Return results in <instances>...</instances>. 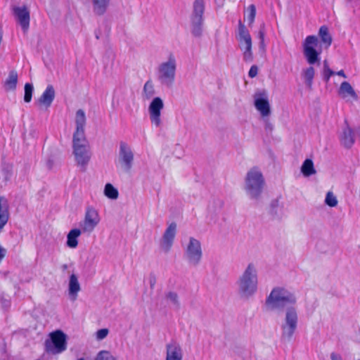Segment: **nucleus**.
<instances>
[{"instance_id": "nucleus-18", "label": "nucleus", "mask_w": 360, "mask_h": 360, "mask_svg": "<svg viewBox=\"0 0 360 360\" xmlns=\"http://www.w3.org/2000/svg\"><path fill=\"white\" fill-rule=\"evenodd\" d=\"M182 352L180 346L176 343L167 345L166 360H181Z\"/></svg>"}, {"instance_id": "nucleus-41", "label": "nucleus", "mask_w": 360, "mask_h": 360, "mask_svg": "<svg viewBox=\"0 0 360 360\" xmlns=\"http://www.w3.org/2000/svg\"><path fill=\"white\" fill-rule=\"evenodd\" d=\"M335 74L338 75V76H340V77H343V78H346L347 77V76L345 74V72H344L343 70H339L338 72H335Z\"/></svg>"}, {"instance_id": "nucleus-19", "label": "nucleus", "mask_w": 360, "mask_h": 360, "mask_svg": "<svg viewBox=\"0 0 360 360\" xmlns=\"http://www.w3.org/2000/svg\"><path fill=\"white\" fill-rule=\"evenodd\" d=\"M55 98V91L52 85H48L39 99L40 105L49 107Z\"/></svg>"}, {"instance_id": "nucleus-13", "label": "nucleus", "mask_w": 360, "mask_h": 360, "mask_svg": "<svg viewBox=\"0 0 360 360\" xmlns=\"http://www.w3.org/2000/svg\"><path fill=\"white\" fill-rule=\"evenodd\" d=\"M163 107V102L160 97L153 98L149 105L150 118L152 124H154L156 127L160 124V115Z\"/></svg>"}, {"instance_id": "nucleus-24", "label": "nucleus", "mask_w": 360, "mask_h": 360, "mask_svg": "<svg viewBox=\"0 0 360 360\" xmlns=\"http://www.w3.org/2000/svg\"><path fill=\"white\" fill-rule=\"evenodd\" d=\"M18 83V73L15 70L10 71L8 78L4 82V87L6 91H14Z\"/></svg>"}, {"instance_id": "nucleus-5", "label": "nucleus", "mask_w": 360, "mask_h": 360, "mask_svg": "<svg viewBox=\"0 0 360 360\" xmlns=\"http://www.w3.org/2000/svg\"><path fill=\"white\" fill-rule=\"evenodd\" d=\"M319 44V39L316 35L307 36L303 42L304 55L310 65H314L319 60V55L321 51H318L315 48Z\"/></svg>"}, {"instance_id": "nucleus-40", "label": "nucleus", "mask_w": 360, "mask_h": 360, "mask_svg": "<svg viewBox=\"0 0 360 360\" xmlns=\"http://www.w3.org/2000/svg\"><path fill=\"white\" fill-rule=\"evenodd\" d=\"M6 249H4L0 246V260H1L6 256Z\"/></svg>"}, {"instance_id": "nucleus-4", "label": "nucleus", "mask_w": 360, "mask_h": 360, "mask_svg": "<svg viewBox=\"0 0 360 360\" xmlns=\"http://www.w3.org/2000/svg\"><path fill=\"white\" fill-rule=\"evenodd\" d=\"M257 278L256 271L250 264L240 278V290L246 295L252 294L257 290Z\"/></svg>"}, {"instance_id": "nucleus-45", "label": "nucleus", "mask_w": 360, "mask_h": 360, "mask_svg": "<svg viewBox=\"0 0 360 360\" xmlns=\"http://www.w3.org/2000/svg\"><path fill=\"white\" fill-rule=\"evenodd\" d=\"M77 360H84V359L83 358H80V359H79Z\"/></svg>"}, {"instance_id": "nucleus-11", "label": "nucleus", "mask_w": 360, "mask_h": 360, "mask_svg": "<svg viewBox=\"0 0 360 360\" xmlns=\"http://www.w3.org/2000/svg\"><path fill=\"white\" fill-rule=\"evenodd\" d=\"M186 255L191 263L196 264L199 262L202 257V250L200 243L198 240L193 238H190L186 249Z\"/></svg>"}, {"instance_id": "nucleus-15", "label": "nucleus", "mask_w": 360, "mask_h": 360, "mask_svg": "<svg viewBox=\"0 0 360 360\" xmlns=\"http://www.w3.org/2000/svg\"><path fill=\"white\" fill-rule=\"evenodd\" d=\"M340 141L341 145L346 148H352L355 142L353 130L347 124L340 136Z\"/></svg>"}, {"instance_id": "nucleus-14", "label": "nucleus", "mask_w": 360, "mask_h": 360, "mask_svg": "<svg viewBox=\"0 0 360 360\" xmlns=\"http://www.w3.org/2000/svg\"><path fill=\"white\" fill-rule=\"evenodd\" d=\"M13 11L23 31L27 32L29 29L30 21V14L28 8L26 6L22 7L16 6L13 8Z\"/></svg>"}, {"instance_id": "nucleus-36", "label": "nucleus", "mask_w": 360, "mask_h": 360, "mask_svg": "<svg viewBox=\"0 0 360 360\" xmlns=\"http://www.w3.org/2000/svg\"><path fill=\"white\" fill-rule=\"evenodd\" d=\"M264 37H265V26L264 25H262L259 30L258 32V38L260 40V46H264Z\"/></svg>"}, {"instance_id": "nucleus-28", "label": "nucleus", "mask_w": 360, "mask_h": 360, "mask_svg": "<svg viewBox=\"0 0 360 360\" xmlns=\"http://www.w3.org/2000/svg\"><path fill=\"white\" fill-rule=\"evenodd\" d=\"M94 11L98 15H103L108 7L109 0H93Z\"/></svg>"}, {"instance_id": "nucleus-38", "label": "nucleus", "mask_w": 360, "mask_h": 360, "mask_svg": "<svg viewBox=\"0 0 360 360\" xmlns=\"http://www.w3.org/2000/svg\"><path fill=\"white\" fill-rule=\"evenodd\" d=\"M257 73H258L257 66L255 65H252L249 70V72H248L249 77L251 78H254L257 75Z\"/></svg>"}, {"instance_id": "nucleus-26", "label": "nucleus", "mask_w": 360, "mask_h": 360, "mask_svg": "<svg viewBox=\"0 0 360 360\" xmlns=\"http://www.w3.org/2000/svg\"><path fill=\"white\" fill-rule=\"evenodd\" d=\"M80 290V285L75 274H72L70 277L69 292L74 295V300L76 299L78 292Z\"/></svg>"}, {"instance_id": "nucleus-44", "label": "nucleus", "mask_w": 360, "mask_h": 360, "mask_svg": "<svg viewBox=\"0 0 360 360\" xmlns=\"http://www.w3.org/2000/svg\"><path fill=\"white\" fill-rule=\"evenodd\" d=\"M148 84H149V82H147L145 84V85H144V90H145V91H146V89H147V88H148Z\"/></svg>"}, {"instance_id": "nucleus-8", "label": "nucleus", "mask_w": 360, "mask_h": 360, "mask_svg": "<svg viewBox=\"0 0 360 360\" xmlns=\"http://www.w3.org/2000/svg\"><path fill=\"white\" fill-rule=\"evenodd\" d=\"M100 222L98 212L93 207H87L84 220L80 224L83 233H91Z\"/></svg>"}, {"instance_id": "nucleus-25", "label": "nucleus", "mask_w": 360, "mask_h": 360, "mask_svg": "<svg viewBox=\"0 0 360 360\" xmlns=\"http://www.w3.org/2000/svg\"><path fill=\"white\" fill-rule=\"evenodd\" d=\"M82 231L79 229H72L67 236V245L70 248H75L78 245L77 238L81 235Z\"/></svg>"}, {"instance_id": "nucleus-33", "label": "nucleus", "mask_w": 360, "mask_h": 360, "mask_svg": "<svg viewBox=\"0 0 360 360\" xmlns=\"http://www.w3.org/2000/svg\"><path fill=\"white\" fill-rule=\"evenodd\" d=\"M335 75V72L332 70L328 65H327L326 62L324 63V68H323V79L326 82H328L330 80V78L331 76Z\"/></svg>"}, {"instance_id": "nucleus-27", "label": "nucleus", "mask_w": 360, "mask_h": 360, "mask_svg": "<svg viewBox=\"0 0 360 360\" xmlns=\"http://www.w3.org/2000/svg\"><path fill=\"white\" fill-rule=\"evenodd\" d=\"M301 171L304 176H309L316 173V170L314 167L313 161L310 159H307L304 161Z\"/></svg>"}, {"instance_id": "nucleus-29", "label": "nucleus", "mask_w": 360, "mask_h": 360, "mask_svg": "<svg viewBox=\"0 0 360 360\" xmlns=\"http://www.w3.org/2000/svg\"><path fill=\"white\" fill-rule=\"evenodd\" d=\"M104 194L110 199H117L119 195L118 191L110 183L105 186Z\"/></svg>"}, {"instance_id": "nucleus-39", "label": "nucleus", "mask_w": 360, "mask_h": 360, "mask_svg": "<svg viewBox=\"0 0 360 360\" xmlns=\"http://www.w3.org/2000/svg\"><path fill=\"white\" fill-rule=\"evenodd\" d=\"M167 297L172 300L174 302H177V295L174 292H169Z\"/></svg>"}, {"instance_id": "nucleus-12", "label": "nucleus", "mask_w": 360, "mask_h": 360, "mask_svg": "<svg viewBox=\"0 0 360 360\" xmlns=\"http://www.w3.org/2000/svg\"><path fill=\"white\" fill-rule=\"evenodd\" d=\"M297 322V316L294 309H290L287 311L285 317V323L283 326V335L287 338H291L294 333Z\"/></svg>"}, {"instance_id": "nucleus-17", "label": "nucleus", "mask_w": 360, "mask_h": 360, "mask_svg": "<svg viewBox=\"0 0 360 360\" xmlns=\"http://www.w3.org/2000/svg\"><path fill=\"white\" fill-rule=\"evenodd\" d=\"M120 155L125 164L126 168L130 169L132 165L134 155L127 143L124 142H121L120 143Z\"/></svg>"}, {"instance_id": "nucleus-1", "label": "nucleus", "mask_w": 360, "mask_h": 360, "mask_svg": "<svg viewBox=\"0 0 360 360\" xmlns=\"http://www.w3.org/2000/svg\"><path fill=\"white\" fill-rule=\"evenodd\" d=\"M76 130L73 134V153L78 165L83 167L90 160L89 146L84 135L86 117L84 110H78L76 112Z\"/></svg>"}, {"instance_id": "nucleus-3", "label": "nucleus", "mask_w": 360, "mask_h": 360, "mask_svg": "<svg viewBox=\"0 0 360 360\" xmlns=\"http://www.w3.org/2000/svg\"><path fill=\"white\" fill-rule=\"evenodd\" d=\"M264 185L262 174L254 167L248 172L246 176V189L250 192L252 198H257L262 193Z\"/></svg>"}, {"instance_id": "nucleus-30", "label": "nucleus", "mask_w": 360, "mask_h": 360, "mask_svg": "<svg viewBox=\"0 0 360 360\" xmlns=\"http://www.w3.org/2000/svg\"><path fill=\"white\" fill-rule=\"evenodd\" d=\"M304 75L307 86L311 87L314 77V68L312 66L309 67L304 70Z\"/></svg>"}, {"instance_id": "nucleus-35", "label": "nucleus", "mask_w": 360, "mask_h": 360, "mask_svg": "<svg viewBox=\"0 0 360 360\" xmlns=\"http://www.w3.org/2000/svg\"><path fill=\"white\" fill-rule=\"evenodd\" d=\"M325 202L330 207H335L338 204L336 197L331 192L327 193Z\"/></svg>"}, {"instance_id": "nucleus-23", "label": "nucleus", "mask_w": 360, "mask_h": 360, "mask_svg": "<svg viewBox=\"0 0 360 360\" xmlns=\"http://www.w3.org/2000/svg\"><path fill=\"white\" fill-rule=\"evenodd\" d=\"M255 108L263 117L268 116L270 114V105L266 98H257L255 101Z\"/></svg>"}, {"instance_id": "nucleus-9", "label": "nucleus", "mask_w": 360, "mask_h": 360, "mask_svg": "<svg viewBox=\"0 0 360 360\" xmlns=\"http://www.w3.org/2000/svg\"><path fill=\"white\" fill-rule=\"evenodd\" d=\"M176 61L173 55H170L169 60L162 63L160 67V78L166 83L171 84L174 79Z\"/></svg>"}, {"instance_id": "nucleus-2", "label": "nucleus", "mask_w": 360, "mask_h": 360, "mask_svg": "<svg viewBox=\"0 0 360 360\" xmlns=\"http://www.w3.org/2000/svg\"><path fill=\"white\" fill-rule=\"evenodd\" d=\"M295 296L284 288H276L266 298V304L272 308H284L295 303Z\"/></svg>"}, {"instance_id": "nucleus-6", "label": "nucleus", "mask_w": 360, "mask_h": 360, "mask_svg": "<svg viewBox=\"0 0 360 360\" xmlns=\"http://www.w3.org/2000/svg\"><path fill=\"white\" fill-rule=\"evenodd\" d=\"M238 32L240 46L243 51L244 60L246 62H251L253 59L252 52V38L249 31L240 21L239 22L238 25Z\"/></svg>"}, {"instance_id": "nucleus-31", "label": "nucleus", "mask_w": 360, "mask_h": 360, "mask_svg": "<svg viewBox=\"0 0 360 360\" xmlns=\"http://www.w3.org/2000/svg\"><path fill=\"white\" fill-rule=\"evenodd\" d=\"M33 86L30 83L25 84V95L24 101L26 103H30L32 98Z\"/></svg>"}, {"instance_id": "nucleus-22", "label": "nucleus", "mask_w": 360, "mask_h": 360, "mask_svg": "<svg viewBox=\"0 0 360 360\" xmlns=\"http://www.w3.org/2000/svg\"><path fill=\"white\" fill-rule=\"evenodd\" d=\"M319 37L323 46L328 49L332 44L333 38L326 25H322L319 30Z\"/></svg>"}, {"instance_id": "nucleus-10", "label": "nucleus", "mask_w": 360, "mask_h": 360, "mask_svg": "<svg viewBox=\"0 0 360 360\" xmlns=\"http://www.w3.org/2000/svg\"><path fill=\"white\" fill-rule=\"evenodd\" d=\"M51 342L54 347V353L59 354L67 349L66 335L60 330H56L49 334Z\"/></svg>"}, {"instance_id": "nucleus-20", "label": "nucleus", "mask_w": 360, "mask_h": 360, "mask_svg": "<svg viewBox=\"0 0 360 360\" xmlns=\"http://www.w3.org/2000/svg\"><path fill=\"white\" fill-rule=\"evenodd\" d=\"M9 218L8 205L4 197H0V231L8 222Z\"/></svg>"}, {"instance_id": "nucleus-37", "label": "nucleus", "mask_w": 360, "mask_h": 360, "mask_svg": "<svg viewBox=\"0 0 360 360\" xmlns=\"http://www.w3.org/2000/svg\"><path fill=\"white\" fill-rule=\"evenodd\" d=\"M108 334V329H107V328H102V329H100V330H98L97 331V333H96V338L98 340H103L105 338H106Z\"/></svg>"}, {"instance_id": "nucleus-43", "label": "nucleus", "mask_w": 360, "mask_h": 360, "mask_svg": "<svg viewBox=\"0 0 360 360\" xmlns=\"http://www.w3.org/2000/svg\"><path fill=\"white\" fill-rule=\"evenodd\" d=\"M50 343H51V342H49V340H46V347H47V349H48V350H49V347H50Z\"/></svg>"}, {"instance_id": "nucleus-21", "label": "nucleus", "mask_w": 360, "mask_h": 360, "mask_svg": "<svg viewBox=\"0 0 360 360\" xmlns=\"http://www.w3.org/2000/svg\"><path fill=\"white\" fill-rule=\"evenodd\" d=\"M176 224L172 223L164 233V245L166 251H168L172 247L176 234Z\"/></svg>"}, {"instance_id": "nucleus-7", "label": "nucleus", "mask_w": 360, "mask_h": 360, "mask_svg": "<svg viewBox=\"0 0 360 360\" xmlns=\"http://www.w3.org/2000/svg\"><path fill=\"white\" fill-rule=\"evenodd\" d=\"M204 10L203 0H195L193 4V14L192 16V32L195 36H199L201 34Z\"/></svg>"}, {"instance_id": "nucleus-34", "label": "nucleus", "mask_w": 360, "mask_h": 360, "mask_svg": "<svg viewBox=\"0 0 360 360\" xmlns=\"http://www.w3.org/2000/svg\"><path fill=\"white\" fill-rule=\"evenodd\" d=\"M94 360H116L108 351H101Z\"/></svg>"}, {"instance_id": "nucleus-42", "label": "nucleus", "mask_w": 360, "mask_h": 360, "mask_svg": "<svg viewBox=\"0 0 360 360\" xmlns=\"http://www.w3.org/2000/svg\"><path fill=\"white\" fill-rule=\"evenodd\" d=\"M331 359L332 360H340L341 358L339 355L333 353V354H331Z\"/></svg>"}, {"instance_id": "nucleus-16", "label": "nucleus", "mask_w": 360, "mask_h": 360, "mask_svg": "<svg viewBox=\"0 0 360 360\" xmlns=\"http://www.w3.org/2000/svg\"><path fill=\"white\" fill-rule=\"evenodd\" d=\"M338 94L342 98H347L349 97L354 100L358 98V96L352 85L346 81L341 83L338 89Z\"/></svg>"}, {"instance_id": "nucleus-32", "label": "nucleus", "mask_w": 360, "mask_h": 360, "mask_svg": "<svg viewBox=\"0 0 360 360\" xmlns=\"http://www.w3.org/2000/svg\"><path fill=\"white\" fill-rule=\"evenodd\" d=\"M256 16V8L254 4H251L248 8V15L247 18L249 22V24L252 25L255 19Z\"/></svg>"}, {"instance_id": "nucleus-46", "label": "nucleus", "mask_w": 360, "mask_h": 360, "mask_svg": "<svg viewBox=\"0 0 360 360\" xmlns=\"http://www.w3.org/2000/svg\"><path fill=\"white\" fill-rule=\"evenodd\" d=\"M359 141H360V128L359 129Z\"/></svg>"}]
</instances>
